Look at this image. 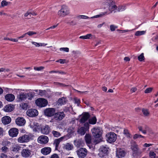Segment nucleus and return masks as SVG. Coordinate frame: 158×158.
Segmentation results:
<instances>
[{
    "mask_svg": "<svg viewBox=\"0 0 158 158\" xmlns=\"http://www.w3.org/2000/svg\"><path fill=\"white\" fill-rule=\"evenodd\" d=\"M108 5V9L111 13H115L117 11L122 12L124 11L126 8L125 5L119 6L118 7L114 5V2L111 0H110L106 3Z\"/></svg>",
    "mask_w": 158,
    "mask_h": 158,
    "instance_id": "f257e3e1",
    "label": "nucleus"
},
{
    "mask_svg": "<svg viewBox=\"0 0 158 158\" xmlns=\"http://www.w3.org/2000/svg\"><path fill=\"white\" fill-rule=\"evenodd\" d=\"M107 12H101L99 14L94 16H93L89 17L87 16L84 15H80L77 16L76 17L77 19H100L104 17L107 14Z\"/></svg>",
    "mask_w": 158,
    "mask_h": 158,
    "instance_id": "f03ea898",
    "label": "nucleus"
},
{
    "mask_svg": "<svg viewBox=\"0 0 158 158\" xmlns=\"http://www.w3.org/2000/svg\"><path fill=\"white\" fill-rule=\"evenodd\" d=\"M70 13L69 9L67 6L63 5L61 6V9L58 11V15L61 17H64Z\"/></svg>",
    "mask_w": 158,
    "mask_h": 158,
    "instance_id": "7ed1b4c3",
    "label": "nucleus"
},
{
    "mask_svg": "<svg viewBox=\"0 0 158 158\" xmlns=\"http://www.w3.org/2000/svg\"><path fill=\"white\" fill-rule=\"evenodd\" d=\"M79 158H85L87 154V151L84 148H79L76 151Z\"/></svg>",
    "mask_w": 158,
    "mask_h": 158,
    "instance_id": "20e7f679",
    "label": "nucleus"
},
{
    "mask_svg": "<svg viewBox=\"0 0 158 158\" xmlns=\"http://www.w3.org/2000/svg\"><path fill=\"white\" fill-rule=\"evenodd\" d=\"M107 141L111 143L114 142L117 139L116 135L114 132H110L106 135Z\"/></svg>",
    "mask_w": 158,
    "mask_h": 158,
    "instance_id": "39448f33",
    "label": "nucleus"
},
{
    "mask_svg": "<svg viewBox=\"0 0 158 158\" xmlns=\"http://www.w3.org/2000/svg\"><path fill=\"white\" fill-rule=\"evenodd\" d=\"M36 105L41 107L45 106L48 104L47 101L44 98H39L35 101Z\"/></svg>",
    "mask_w": 158,
    "mask_h": 158,
    "instance_id": "423d86ee",
    "label": "nucleus"
},
{
    "mask_svg": "<svg viewBox=\"0 0 158 158\" xmlns=\"http://www.w3.org/2000/svg\"><path fill=\"white\" fill-rule=\"evenodd\" d=\"M108 148H107L102 146L99 149L98 155L101 157L103 158L107 155Z\"/></svg>",
    "mask_w": 158,
    "mask_h": 158,
    "instance_id": "0eeeda50",
    "label": "nucleus"
},
{
    "mask_svg": "<svg viewBox=\"0 0 158 158\" xmlns=\"http://www.w3.org/2000/svg\"><path fill=\"white\" fill-rule=\"evenodd\" d=\"M69 138V137L68 135H67L58 139H55L54 141L53 144L55 145L56 149L58 148L59 144L60 142L63 140H66Z\"/></svg>",
    "mask_w": 158,
    "mask_h": 158,
    "instance_id": "6e6552de",
    "label": "nucleus"
},
{
    "mask_svg": "<svg viewBox=\"0 0 158 158\" xmlns=\"http://www.w3.org/2000/svg\"><path fill=\"white\" fill-rule=\"evenodd\" d=\"M92 131L94 136L95 138H99L102 134L101 129L98 127L93 128Z\"/></svg>",
    "mask_w": 158,
    "mask_h": 158,
    "instance_id": "1a4fd4ad",
    "label": "nucleus"
},
{
    "mask_svg": "<svg viewBox=\"0 0 158 158\" xmlns=\"http://www.w3.org/2000/svg\"><path fill=\"white\" fill-rule=\"evenodd\" d=\"M48 137L45 135H41L38 138V143L41 144H46L48 142Z\"/></svg>",
    "mask_w": 158,
    "mask_h": 158,
    "instance_id": "9d476101",
    "label": "nucleus"
},
{
    "mask_svg": "<svg viewBox=\"0 0 158 158\" xmlns=\"http://www.w3.org/2000/svg\"><path fill=\"white\" fill-rule=\"evenodd\" d=\"M55 109L54 108H48L44 110L45 115L48 117L54 116L55 113Z\"/></svg>",
    "mask_w": 158,
    "mask_h": 158,
    "instance_id": "9b49d317",
    "label": "nucleus"
},
{
    "mask_svg": "<svg viewBox=\"0 0 158 158\" xmlns=\"http://www.w3.org/2000/svg\"><path fill=\"white\" fill-rule=\"evenodd\" d=\"M31 139L30 136L27 135H25L20 136L18 139V141L20 143H25L28 142Z\"/></svg>",
    "mask_w": 158,
    "mask_h": 158,
    "instance_id": "f8f14e48",
    "label": "nucleus"
},
{
    "mask_svg": "<svg viewBox=\"0 0 158 158\" xmlns=\"http://www.w3.org/2000/svg\"><path fill=\"white\" fill-rule=\"evenodd\" d=\"M65 117V114L63 112H59L55 114L54 118L58 121H60Z\"/></svg>",
    "mask_w": 158,
    "mask_h": 158,
    "instance_id": "ddd939ff",
    "label": "nucleus"
},
{
    "mask_svg": "<svg viewBox=\"0 0 158 158\" xmlns=\"http://www.w3.org/2000/svg\"><path fill=\"white\" fill-rule=\"evenodd\" d=\"M27 114L29 117H34L38 114V111L35 109H29L27 111Z\"/></svg>",
    "mask_w": 158,
    "mask_h": 158,
    "instance_id": "4468645a",
    "label": "nucleus"
},
{
    "mask_svg": "<svg viewBox=\"0 0 158 158\" xmlns=\"http://www.w3.org/2000/svg\"><path fill=\"white\" fill-rule=\"evenodd\" d=\"M36 15L37 14L35 11H32L31 9H30L24 14V16L25 17V19H30L31 18L32 15L34 16Z\"/></svg>",
    "mask_w": 158,
    "mask_h": 158,
    "instance_id": "2eb2a0df",
    "label": "nucleus"
},
{
    "mask_svg": "<svg viewBox=\"0 0 158 158\" xmlns=\"http://www.w3.org/2000/svg\"><path fill=\"white\" fill-rule=\"evenodd\" d=\"M31 151L27 149H23L21 152V155L24 158H27L30 156L31 155Z\"/></svg>",
    "mask_w": 158,
    "mask_h": 158,
    "instance_id": "dca6fc26",
    "label": "nucleus"
},
{
    "mask_svg": "<svg viewBox=\"0 0 158 158\" xmlns=\"http://www.w3.org/2000/svg\"><path fill=\"white\" fill-rule=\"evenodd\" d=\"M19 133L18 129L13 128L10 129L9 131V134L10 136L12 137H16Z\"/></svg>",
    "mask_w": 158,
    "mask_h": 158,
    "instance_id": "f3484780",
    "label": "nucleus"
},
{
    "mask_svg": "<svg viewBox=\"0 0 158 158\" xmlns=\"http://www.w3.org/2000/svg\"><path fill=\"white\" fill-rule=\"evenodd\" d=\"M15 123L17 125L21 126L25 124L26 121L23 118L18 117L16 119Z\"/></svg>",
    "mask_w": 158,
    "mask_h": 158,
    "instance_id": "a211bd4d",
    "label": "nucleus"
},
{
    "mask_svg": "<svg viewBox=\"0 0 158 158\" xmlns=\"http://www.w3.org/2000/svg\"><path fill=\"white\" fill-rule=\"evenodd\" d=\"M81 117L80 119V122L81 123H83L87 120L89 118V116L88 113H85L80 115Z\"/></svg>",
    "mask_w": 158,
    "mask_h": 158,
    "instance_id": "6ab92c4d",
    "label": "nucleus"
},
{
    "mask_svg": "<svg viewBox=\"0 0 158 158\" xmlns=\"http://www.w3.org/2000/svg\"><path fill=\"white\" fill-rule=\"evenodd\" d=\"M51 152V148L50 147H45L42 148L41 150V152L44 155H47Z\"/></svg>",
    "mask_w": 158,
    "mask_h": 158,
    "instance_id": "aec40b11",
    "label": "nucleus"
},
{
    "mask_svg": "<svg viewBox=\"0 0 158 158\" xmlns=\"http://www.w3.org/2000/svg\"><path fill=\"white\" fill-rule=\"evenodd\" d=\"M11 121V118L8 116H5L2 118V122L4 125H6L9 124Z\"/></svg>",
    "mask_w": 158,
    "mask_h": 158,
    "instance_id": "412c9836",
    "label": "nucleus"
},
{
    "mask_svg": "<svg viewBox=\"0 0 158 158\" xmlns=\"http://www.w3.org/2000/svg\"><path fill=\"white\" fill-rule=\"evenodd\" d=\"M116 155L119 158L124 157L125 155V151L122 149L118 150L117 151Z\"/></svg>",
    "mask_w": 158,
    "mask_h": 158,
    "instance_id": "4be33fe9",
    "label": "nucleus"
},
{
    "mask_svg": "<svg viewBox=\"0 0 158 158\" xmlns=\"http://www.w3.org/2000/svg\"><path fill=\"white\" fill-rule=\"evenodd\" d=\"M50 130L49 127L48 125H46L42 128L41 132L43 134L47 135L49 133Z\"/></svg>",
    "mask_w": 158,
    "mask_h": 158,
    "instance_id": "5701e85b",
    "label": "nucleus"
},
{
    "mask_svg": "<svg viewBox=\"0 0 158 158\" xmlns=\"http://www.w3.org/2000/svg\"><path fill=\"white\" fill-rule=\"evenodd\" d=\"M5 98L8 101L12 102L15 99V96L13 94H8L6 95Z\"/></svg>",
    "mask_w": 158,
    "mask_h": 158,
    "instance_id": "b1692460",
    "label": "nucleus"
},
{
    "mask_svg": "<svg viewBox=\"0 0 158 158\" xmlns=\"http://www.w3.org/2000/svg\"><path fill=\"white\" fill-rule=\"evenodd\" d=\"M138 128L140 131L144 134H146L147 131H149L150 130V129L147 126L144 127L139 126L138 127Z\"/></svg>",
    "mask_w": 158,
    "mask_h": 158,
    "instance_id": "393cba45",
    "label": "nucleus"
},
{
    "mask_svg": "<svg viewBox=\"0 0 158 158\" xmlns=\"http://www.w3.org/2000/svg\"><path fill=\"white\" fill-rule=\"evenodd\" d=\"M26 93H22L18 96L19 101H22L25 100L27 98Z\"/></svg>",
    "mask_w": 158,
    "mask_h": 158,
    "instance_id": "a878e982",
    "label": "nucleus"
},
{
    "mask_svg": "<svg viewBox=\"0 0 158 158\" xmlns=\"http://www.w3.org/2000/svg\"><path fill=\"white\" fill-rule=\"evenodd\" d=\"M14 109L13 105H8L6 106L4 108V110L6 112H11Z\"/></svg>",
    "mask_w": 158,
    "mask_h": 158,
    "instance_id": "bb28decb",
    "label": "nucleus"
},
{
    "mask_svg": "<svg viewBox=\"0 0 158 158\" xmlns=\"http://www.w3.org/2000/svg\"><path fill=\"white\" fill-rule=\"evenodd\" d=\"M67 101L66 98L62 97L61 98H60L59 99L58 103L59 104L61 105L65 104Z\"/></svg>",
    "mask_w": 158,
    "mask_h": 158,
    "instance_id": "cd10ccee",
    "label": "nucleus"
},
{
    "mask_svg": "<svg viewBox=\"0 0 158 158\" xmlns=\"http://www.w3.org/2000/svg\"><path fill=\"white\" fill-rule=\"evenodd\" d=\"M63 148L66 150H71L73 148V146L72 144L68 143L64 145Z\"/></svg>",
    "mask_w": 158,
    "mask_h": 158,
    "instance_id": "c85d7f7f",
    "label": "nucleus"
},
{
    "mask_svg": "<svg viewBox=\"0 0 158 158\" xmlns=\"http://www.w3.org/2000/svg\"><path fill=\"white\" fill-rule=\"evenodd\" d=\"M86 131L87 130L85 129L84 127H81L78 130V132L81 135H84L85 134Z\"/></svg>",
    "mask_w": 158,
    "mask_h": 158,
    "instance_id": "c756f323",
    "label": "nucleus"
},
{
    "mask_svg": "<svg viewBox=\"0 0 158 158\" xmlns=\"http://www.w3.org/2000/svg\"><path fill=\"white\" fill-rule=\"evenodd\" d=\"M31 43L36 47H39L42 46H44L47 45V44L38 43L33 41L31 42Z\"/></svg>",
    "mask_w": 158,
    "mask_h": 158,
    "instance_id": "7c9ffc66",
    "label": "nucleus"
},
{
    "mask_svg": "<svg viewBox=\"0 0 158 158\" xmlns=\"http://www.w3.org/2000/svg\"><path fill=\"white\" fill-rule=\"evenodd\" d=\"M21 147L19 145H16L12 147L11 148V150L14 152H18L21 148Z\"/></svg>",
    "mask_w": 158,
    "mask_h": 158,
    "instance_id": "2f4dec72",
    "label": "nucleus"
},
{
    "mask_svg": "<svg viewBox=\"0 0 158 158\" xmlns=\"http://www.w3.org/2000/svg\"><path fill=\"white\" fill-rule=\"evenodd\" d=\"M30 127L33 128L34 131H36L38 127V124L36 123H31L30 124Z\"/></svg>",
    "mask_w": 158,
    "mask_h": 158,
    "instance_id": "473e14b6",
    "label": "nucleus"
},
{
    "mask_svg": "<svg viewBox=\"0 0 158 158\" xmlns=\"http://www.w3.org/2000/svg\"><path fill=\"white\" fill-rule=\"evenodd\" d=\"M83 142L81 139H79L74 141L75 145L77 147H80L82 144Z\"/></svg>",
    "mask_w": 158,
    "mask_h": 158,
    "instance_id": "72a5a7b5",
    "label": "nucleus"
},
{
    "mask_svg": "<svg viewBox=\"0 0 158 158\" xmlns=\"http://www.w3.org/2000/svg\"><path fill=\"white\" fill-rule=\"evenodd\" d=\"M97 119L95 117H94L89 119V123L91 124H94L96 123Z\"/></svg>",
    "mask_w": 158,
    "mask_h": 158,
    "instance_id": "f704fd0d",
    "label": "nucleus"
},
{
    "mask_svg": "<svg viewBox=\"0 0 158 158\" xmlns=\"http://www.w3.org/2000/svg\"><path fill=\"white\" fill-rule=\"evenodd\" d=\"M85 139L87 143H91V137L89 135L86 134L85 136Z\"/></svg>",
    "mask_w": 158,
    "mask_h": 158,
    "instance_id": "c9c22d12",
    "label": "nucleus"
},
{
    "mask_svg": "<svg viewBox=\"0 0 158 158\" xmlns=\"http://www.w3.org/2000/svg\"><path fill=\"white\" fill-rule=\"evenodd\" d=\"M26 94L27 95V98L28 99L31 100L34 96L35 95V93L29 92L28 93Z\"/></svg>",
    "mask_w": 158,
    "mask_h": 158,
    "instance_id": "e433bc0d",
    "label": "nucleus"
},
{
    "mask_svg": "<svg viewBox=\"0 0 158 158\" xmlns=\"http://www.w3.org/2000/svg\"><path fill=\"white\" fill-rule=\"evenodd\" d=\"M52 133L53 135L55 137H58L61 135V134L60 132L54 130L52 131Z\"/></svg>",
    "mask_w": 158,
    "mask_h": 158,
    "instance_id": "4c0bfd02",
    "label": "nucleus"
},
{
    "mask_svg": "<svg viewBox=\"0 0 158 158\" xmlns=\"http://www.w3.org/2000/svg\"><path fill=\"white\" fill-rule=\"evenodd\" d=\"M73 53L75 57L76 58L79 57L81 56V52L78 51H73L72 52Z\"/></svg>",
    "mask_w": 158,
    "mask_h": 158,
    "instance_id": "58836bf2",
    "label": "nucleus"
},
{
    "mask_svg": "<svg viewBox=\"0 0 158 158\" xmlns=\"http://www.w3.org/2000/svg\"><path fill=\"white\" fill-rule=\"evenodd\" d=\"M142 112L145 116H148L149 114V112L148 109H143L142 110Z\"/></svg>",
    "mask_w": 158,
    "mask_h": 158,
    "instance_id": "ea45409f",
    "label": "nucleus"
},
{
    "mask_svg": "<svg viewBox=\"0 0 158 158\" xmlns=\"http://www.w3.org/2000/svg\"><path fill=\"white\" fill-rule=\"evenodd\" d=\"M145 31H138L135 33V35L139 36L145 34Z\"/></svg>",
    "mask_w": 158,
    "mask_h": 158,
    "instance_id": "a19ab883",
    "label": "nucleus"
},
{
    "mask_svg": "<svg viewBox=\"0 0 158 158\" xmlns=\"http://www.w3.org/2000/svg\"><path fill=\"white\" fill-rule=\"evenodd\" d=\"M153 89V88L152 87L147 88L144 91V93L145 94H148L150 93L152 91Z\"/></svg>",
    "mask_w": 158,
    "mask_h": 158,
    "instance_id": "79ce46f5",
    "label": "nucleus"
},
{
    "mask_svg": "<svg viewBox=\"0 0 158 158\" xmlns=\"http://www.w3.org/2000/svg\"><path fill=\"white\" fill-rule=\"evenodd\" d=\"M123 134L125 135L127 137L131 138L130 136V134L129 133L128 131L127 130L125 129L124 130Z\"/></svg>",
    "mask_w": 158,
    "mask_h": 158,
    "instance_id": "37998d69",
    "label": "nucleus"
},
{
    "mask_svg": "<svg viewBox=\"0 0 158 158\" xmlns=\"http://www.w3.org/2000/svg\"><path fill=\"white\" fill-rule=\"evenodd\" d=\"M138 59L139 61H141L144 59V57L143 56V53H142L138 57Z\"/></svg>",
    "mask_w": 158,
    "mask_h": 158,
    "instance_id": "c03bdc74",
    "label": "nucleus"
},
{
    "mask_svg": "<svg viewBox=\"0 0 158 158\" xmlns=\"http://www.w3.org/2000/svg\"><path fill=\"white\" fill-rule=\"evenodd\" d=\"M149 156L151 158H157L156 157V154L153 152H150L149 153Z\"/></svg>",
    "mask_w": 158,
    "mask_h": 158,
    "instance_id": "a18cd8bd",
    "label": "nucleus"
},
{
    "mask_svg": "<svg viewBox=\"0 0 158 158\" xmlns=\"http://www.w3.org/2000/svg\"><path fill=\"white\" fill-rule=\"evenodd\" d=\"M132 150L135 152H137L138 149V146L136 144H135L134 145L132 146Z\"/></svg>",
    "mask_w": 158,
    "mask_h": 158,
    "instance_id": "49530a36",
    "label": "nucleus"
},
{
    "mask_svg": "<svg viewBox=\"0 0 158 158\" xmlns=\"http://www.w3.org/2000/svg\"><path fill=\"white\" fill-rule=\"evenodd\" d=\"M60 51H63L66 52H68L69 51V48H60Z\"/></svg>",
    "mask_w": 158,
    "mask_h": 158,
    "instance_id": "de8ad7c7",
    "label": "nucleus"
},
{
    "mask_svg": "<svg viewBox=\"0 0 158 158\" xmlns=\"http://www.w3.org/2000/svg\"><path fill=\"white\" fill-rule=\"evenodd\" d=\"M1 4L2 6L3 7L7 6L8 4V2L6 1L3 0L1 2Z\"/></svg>",
    "mask_w": 158,
    "mask_h": 158,
    "instance_id": "09e8293b",
    "label": "nucleus"
},
{
    "mask_svg": "<svg viewBox=\"0 0 158 158\" xmlns=\"http://www.w3.org/2000/svg\"><path fill=\"white\" fill-rule=\"evenodd\" d=\"M117 28V27L113 25H111L110 26V30L111 31H114L115 29Z\"/></svg>",
    "mask_w": 158,
    "mask_h": 158,
    "instance_id": "8fccbe9b",
    "label": "nucleus"
},
{
    "mask_svg": "<svg viewBox=\"0 0 158 158\" xmlns=\"http://www.w3.org/2000/svg\"><path fill=\"white\" fill-rule=\"evenodd\" d=\"M36 34V32H34L32 31H29L26 33V35H28L29 36H32Z\"/></svg>",
    "mask_w": 158,
    "mask_h": 158,
    "instance_id": "3c124183",
    "label": "nucleus"
},
{
    "mask_svg": "<svg viewBox=\"0 0 158 158\" xmlns=\"http://www.w3.org/2000/svg\"><path fill=\"white\" fill-rule=\"evenodd\" d=\"M34 69L35 70L39 71L43 69H44V67L42 66H40L39 67H34Z\"/></svg>",
    "mask_w": 158,
    "mask_h": 158,
    "instance_id": "603ef678",
    "label": "nucleus"
},
{
    "mask_svg": "<svg viewBox=\"0 0 158 158\" xmlns=\"http://www.w3.org/2000/svg\"><path fill=\"white\" fill-rule=\"evenodd\" d=\"M39 91L40 94L41 96L44 95L46 93V92L45 90H39Z\"/></svg>",
    "mask_w": 158,
    "mask_h": 158,
    "instance_id": "864d4df0",
    "label": "nucleus"
},
{
    "mask_svg": "<svg viewBox=\"0 0 158 158\" xmlns=\"http://www.w3.org/2000/svg\"><path fill=\"white\" fill-rule=\"evenodd\" d=\"M2 152H6L8 151V148L6 146H4L2 148Z\"/></svg>",
    "mask_w": 158,
    "mask_h": 158,
    "instance_id": "5fc2aeb1",
    "label": "nucleus"
},
{
    "mask_svg": "<svg viewBox=\"0 0 158 158\" xmlns=\"http://www.w3.org/2000/svg\"><path fill=\"white\" fill-rule=\"evenodd\" d=\"M67 131L69 133H73L74 132V129L73 127H70L68 129Z\"/></svg>",
    "mask_w": 158,
    "mask_h": 158,
    "instance_id": "6e6d98bb",
    "label": "nucleus"
},
{
    "mask_svg": "<svg viewBox=\"0 0 158 158\" xmlns=\"http://www.w3.org/2000/svg\"><path fill=\"white\" fill-rule=\"evenodd\" d=\"M89 124L88 123H85L84 124V127L85 129L87 130H88L89 129Z\"/></svg>",
    "mask_w": 158,
    "mask_h": 158,
    "instance_id": "4d7b16f0",
    "label": "nucleus"
},
{
    "mask_svg": "<svg viewBox=\"0 0 158 158\" xmlns=\"http://www.w3.org/2000/svg\"><path fill=\"white\" fill-rule=\"evenodd\" d=\"M4 131L3 128L0 127V136H2L3 135Z\"/></svg>",
    "mask_w": 158,
    "mask_h": 158,
    "instance_id": "13d9d810",
    "label": "nucleus"
},
{
    "mask_svg": "<svg viewBox=\"0 0 158 158\" xmlns=\"http://www.w3.org/2000/svg\"><path fill=\"white\" fill-rule=\"evenodd\" d=\"M0 158H7V156L5 154L2 153L0 156Z\"/></svg>",
    "mask_w": 158,
    "mask_h": 158,
    "instance_id": "bf43d9fd",
    "label": "nucleus"
},
{
    "mask_svg": "<svg viewBox=\"0 0 158 158\" xmlns=\"http://www.w3.org/2000/svg\"><path fill=\"white\" fill-rule=\"evenodd\" d=\"M28 106V104L27 103H24L22 105V108L23 109H26Z\"/></svg>",
    "mask_w": 158,
    "mask_h": 158,
    "instance_id": "052dcab7",
    "label": "nucleus"
},
{
    "mask_svg": "<svg viewBox=\"0 0 158 158\" xmlns=\"http://www.w3.org/2000/svg\"><path fill=\"white\" fill-rule=\"evenodd\" d=\"M74 101L75 103H77V106H79V105L80 100L77 98H75L74 99Z\"/></svg>",
    "mask_w": 158,
    "mask_h": 158,
    "instance_id": "680f3d73",
    "label": "nucleus"
},
{
    "mask_svg": "<svg viewBox=\"0 0 158 158\" xmlns=\"http://www.w3.org/2000/svg\"><path fill=\"white\" fill-rule=\"evenodd\" d=\"M51 158H59V157L57 154H55L51 156Z\"/></svg>",
    "mask_w": 158,
    "mask_h": 158,
    "instance_id": "e2e57ef3",
    "label": "nucleus"
},
{
    "mask_svg": "<svg viewBox=\"0 0 158 158\" xmlns=\"http://www.w3.org/2000/svg\"><path fill=\"white\" fill-rule=\"evenodd\" d=\"M74 90H76V91H77V92H78V93H80V94H86L88 92L87 91L81 92V91H80L76 90L75 89H74Z\"/></svg>",
    "mask_w": 158,
    "mask_h": 158,
    "instance_id": "0e129e2a",
    "label": "nucleus"
},
{
    "mask_svg": "<svg viewBox=\"0 0 158 158\" xmlns=\"http://www.w3.org/2000/svg\"><path fill=\"white\" fill-rule=\"evenodd\" d=\"M139 138V135L138 134H135L133 136V138L135 139H136Z\"/></svg>",
    "mask_w": 158,
    "mask_h": 158,
    "instance_id": "69168bd1",
    "label": "nucleus"
},
{
    "mask_svg": "<svg viewBox=\"0 0 158 158\" xmlns=\"http://www.w3.org/2000/svg\"><path fill=\"white\" fill-rule=\"evenodd\" d=\"M67 23L69 24L70 25H74L76 24V23L74 21H71L70 22H68Z\"/></svg>",
    "mask_w": 158,
    "mask_h": 158,
    "instance_id": "338daca9",
    "label": "nucleus"
},
{
    "mask_svg": "<svg viewBox=\"0 0 158 158\" xmlns=\"http://www.w3.org/2000/svg\"><path fill=\"white\" fill-rule=\"evenodd\" d=\"M136 90L137 89L136 88L133 87L131 89V92L133 93L135 92V91H136Z\"/></svg>",
    "mask_w": 158,
    "mask_h": 158,
    "instance_id": "774afa93",
    "label": "nucleus"
}]
</instances>
